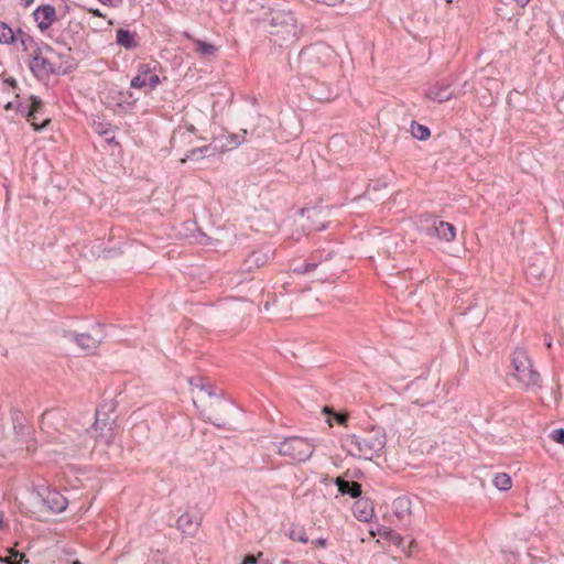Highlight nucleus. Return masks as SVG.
<instances>
[{
  "mask_svg": "<svg viewBox=\"0 0 564 564\" xmlns=\"http://www.w3.org/2000/svg\"><path fill=\"white\" fill-rule=\"evenodd\" d=\"M116 41L120 46H123L127 50H132L138 45L134 34L124 29L117 30Z\"/></svg>",
  "mask_w": 564,
  "mask_h": 564,
  "instance_id": "393cba45",
  "label": "nucleus"
},
{
  "mask_svg": "<svg viewBox=\"0 0 564 564\" xmlns=\"http://www.w3.org/2000/svg\"><path fill=\"white\" fill-rule=\"evenodd\" d=\"M33 18L39 29L45 31L56 21V10L52 4L40 6L33 12Z\"/></svg>",
  "mask_w": 564,
  "mask_h": 564,
  "instance_id": "2eb2a0df",
  "label": "nucleus"
},
{
  "mask_svg": "<svg viewBox=\"0 0 564 564\" xmlns=\"http://www.w3.org/2000/svg\"><path fill=\"white\" fill-rule=\"evenodd\" d=\"M257 558L253 555H247L242 564H256Z\"/></svg>",
  "mask_w": 564,
  "mask_h": 564,
  "instance_id": "a19ab883",
  "label": "nucleus"
},
{
  "mask_svg": "<svg viewBox=\"0 0 564 564\" xmlns=\"http://www.w3.org/2000/svg\"><path fill=\"white\" fill-rule=\"evenodd\" d=\"M274 249L269 246H261L254 250H252L242 261L240 272L243 273H252L256 270L264 267L269 260L273 257Z\"/></svg>",
  "mask_w": 564,
  "mask_h": 564,
  "instance_id": "6e6552de",
  "label": "nucleus"
},
{
  "mask_svg": "<svg viewBox=\"0 0 564 564\" xmlns=\"http://www.w3.org/2000/svg\"><path fill=\"white\" fill-rule=\"evenodd\" d=\"M336 485L341 495H348L351 498H357L361 495V486L356 481H348L337 477Z\"/></svg>",
  "mask_w": 564,
  "mask_h": 564,
  "instance_id": "412c9836",
  "label": "nucleus"
},
{
  "mask_svg": "<svg viewBox=\"0 0 564 564\" xmlns=\"http://www.w3.org/2000/svg\"><path fill=\"white\" fill-rule=\"evenodd\" d=\"M550 437L554 442L564 445V429H556V430L552 431L550 434Z\"/></svg>",
  "mask_w": 564,
  "mask_h": 564,
  "instance_id": "473e14b6",
  "label": "nucleus"
},
{
  "mask_svg": "<svg viewBox=\"0 0 564 564\" xmlns=\"http://www.w3.org/2000/svg\"><path fill=\"white\" fill-rule=\"evenodd\" d=\"M72 564H83V563H82L80 561H78V560H74V561L72 562Z\"/></svg>",
  "mask_w": 564,
  "mask_h": 564,
  "instance_id": "5fc2aeb1",
  "label": "nucleus"
},
{
  "mask_svg": "<svg viewBox=\"0 0 564 564\" xmlns=\"http://www.w3.org/2000/svg\"><path fill=\"white\" fill-rule=\"evenodd\" d=\"M332 257L333 252H328L325 258L321 253H313L304 264L295 267L293 272L299 274L310 273L316 270L323 262L329 261Z\"/></svg>",
  "mask_w": 564,
  "mask_h": 564,
  "instance_id": "6ab92c4d",
  "label": "nucleus"
},
{
  "mask_svg": "<svg viewBox=\"0 0 564 564\" xmlns=\"http://www.w3.org/2000/svg\"><path fill=\"white\" fill-rule=\"evenodd\" d=\"M90 12L95 15V17H101V13L98 9L96 10H90Z\"/></svg>",
  "mask_w": 564,
  "mask_h": 564,
  "instance_id": "09e8293b",
  "label": "nucleus"
},
{
  "mask_svg": "<svg viewBox=\"0 0 564 564\" xmlns=\"http://www.w3.org/2000/svg\"><path fill=\"white\" fill-rule=\"evenodd\" d=\"M453 96L454 90L445 83H436L425 93L427 99L440 104L449 100Z\"/></svg>",
  "mask_w": 564,
  "mask_h": 564,
  "instance_id": "dca6fc26",
  "label": "nucleus"
},
{
  "mask_svg": "<svg viewBox=\"0 0 564 564\" xmlns=\"http://www.w3.org/2000/svg\"><path fill=\"white\" fill-rule=\"evenodd\" d=\"M65 414L59 410L45 411L40 421L41 429L47 433H50L51 430L58 431L61 427L65 426Z\"/></svg>",
  "mask_w": 564,
  "mask_h": 564,
  "instance_id": "4468645a",
  "label": "nucleus"
},
{
  "mask_svg": "<svg viewBox=\"0 0 564 564\" xmlns=\"http://www.w3.org/2000/svg\"><path fill=\"white\" fill-rule=\"evenodd\" d=\"M115 420L109 414H101L100 410L96 411V419L93 424L91 431L98 441L109 445L113 440Z\"/></svg>",
  "mask_w": 564,
  "mask_h": 564,
  "instance_id": "9d476101",
  "label": "nucleus"
},
{
  "mask_svg": "<svg viewBox=\"0 0 564 564\" xmlns=\"http://www.w3.org/2000/svg\"><path fill=\"white\" fill-rule=\"evenodd\" d=\"M6 84H9V85H10V86H12V87H15V85H17V83H15V80H14V79H8V80H6Z\"/></svg>",
  "mask_w": 564,
  "mask_h": 564,
  "instance_id": "de8ad7c7",
  "label": "nucleus"
},
{
  "mask_svg": "<svg viewBox=\"0 0 564 564\" xmlns=\"http://www.w3.org/2000/svg\"><path fill=\"white\" fill-rule=\"evenodd\" d=\"M102 4L110 6V7H117L121 0H99Z\"/></svg>",
  "mask_w": 564,
  "mask_h": 564,
  "instance_id": "ea45409f",
  "label": "nucleus"
},
{
  "mask_svg": "<svg viewBox=\"0 0 564 564\" xmlns=\"http://www.w3.org/2000/svg\"><path fill=\"white\" fill-rule=\"evenodd\" d=\"M397 539H398L397 543H399L402 540L401 536H399V535L397 536Z\"/></svg>",
  "mask_w": 564,
  "mask_h": 564,
  "instance_id": "13d9d810",
  "label": "nucleus"
},
{
  "mask_svg": "<svg viewBox=\"0 0 564 564\" xmlns=\"http://www.w3.org/2000/svg\"><path fill=\"white\" fill-rule=\"evenodd\" d=\"M42 107H43L42 101L40 99H37L36 97H32V105H31L30 109H28L26 118H28V121L31 122V124L34 127L35 130L43 129L50 122L48 119H45L41 124L37 123L36 112L40 109H42Z\"/></svg>",
  "mask_w": 564,
  "mask_h": 564,
  "instance_id": "4be33fe9",
  "label": "nucleus"
},
{
  "mask_svg": "<svg viewBox=\"0 0 564 564\" xmlns=\"http://www.w3.org/2000/svg\"><path fill=\"white\" fill-rule=\"evenodd\" d=\"M323 412H324V413H330V410H329L327 406H325V408L323 409Z\"/></svg>",
  "mask_w": 564,
  "mask_h": 564,
  "instance_id": "864d4df0",
  "label": "nucleus"
},
{
  "mask_svg": "<svg viewBox=\"0 0 564 564\" xmlns=\"http://www.w3.org/2000/svg\"><path fill=\"white\" fill-rule=\"evenodd\" d=\"M187 130H188L189 132L194 133L196 129H195V127H194L193 124H189V126L187 127Z\"/></svg>",
  "mask_w": 564,
  "mask_h": 564,
  "instance_id": "3c124183",
  "label": "nucleus"
},
{
  "mask_svg": "<svg viewBox=\"0 0 564 564\" xmlns=\"http://www.w3.org/2000/svg\"><path fill=\"white\" fill-rule=\"evenodd\" d=\"M159 76L147 68L144 70H141L139 75L133 77L131 79L130 85L133 88L150 87L151 89H153L156 85H159Z\"/></svg>",
  "mask_w": 564,
  "mask_h": 564,
  "instance_id": "a211bd4d",
  "label": "nucleus"
},
{
  "mask_svg": "<svg viewBox=\"0 0 564 564\" xmlns=\"http://www.w3.org/2000/svg\"><path fill=\"white\" fill-rule=\"evenodd\" d=\"M185 36L187 39H189L191 41H193V43L196 45V53L200 56V57H208L210 55H214L217 53L218 48L217 46H215L214 44L212 43H208V42H205V41H200L198 39H195L193 37L192 35L189 34H185Z\"/></svg>",
  "mask_w": 564,
  "mask_h": 564,
  "instance_id": "b1692460",
  "label": "nucleus"
},
{
  "mask_svg": "<svg viewBox=\"0 0 564 564\" xmlns=\"http://www.w3.org/2000/svg\"><path fill=\"white\" fill-rule=\"evenodd\" d=\"M546 347L550 348L552 346V340L551 338H549L545 343Z\"/></svg>",
  "mask_w": 564,
  "mask_h": 564,
  "instance_id": "603ef678",
  "label": "nucleus"
},
{
  "mask_svg": "<svg viewBox=\"0 0 564 564\" xmlns=\"http://www.w3.org/2000/svg\"><path fill=\"white\" fill-rule=\"evenodd\" d=\"M290 538L294 541H299V542H302V543H307L308 542V538L304 531L303 528H293L291 531H290Z\"/></svg>",
  "mask_w": 564,
  "mask_h": 564,
  "instance_id": "7c9ffc66",
  "label": "nucleus"
},
{
  "mask_svg": "<svg viewBox=\"0 0 564 564\" xmlns=\"http://www.w3.org/2000/svg\"><path fill=\"white\" fill-rule=\"evenodd\" d=\"M69 52L70 47L64 46L63 50H56L50 45V55L56 70V75L67 74L76 67V63Z\"/></svg>",
  "mask_w": 564,
  "mask_h": 564,
  "instance_id": "9b49d317",
  "label": "nucleus"
},
{
  "mask_svg": "<svg viewBox=\"0 0 564 564\" xmlns=\"http://www.w3.org/2000/svg\"><path fill=\"white\" fill-rule=\"evenodd\" d=\"M354 514L359 521L367 522L373 516V508L367 500H358L354 505Z\"/></svg>",
  "mask_w": 564,
  "mask_h": 564,
  "instance_id": "5701e85b",
  "label": "nucleus"
},
{
  "mask_svg": "<svg viewBox=\"0 0 564 564\" xmlns=\"http://www.w3.org/2000/svg\"><path fill=\"white\" fill-rule=\"evenodd\" d=\"M519 6L524 7L529 0H514Z\"/></svg>",
  "mask_w": 564,
  "mask_h": 564,
  "instance_id": "49530a36",
  "label": "nucleus"
},
{
  "mask_svg": "<svg viewBox=\"0 0 564 564\" xmlns=\"http://www.w3.org/2000/svg\"><path fill=\"white\" fill-rule=\"evenodd\" d=\"M196 152H200L202 158H209L217 153V148L213 144H207L200 148H195L188 151L185 159H182L181 162L184 163L186 159H194L196 156Z\"/></svg>",
  "mask_w": 564,
  "mask_h": 564,
  "instance_id": "a878e982",
  "label": "nucleus"
},
{
  "mask_svg": "<svg viewBox=\"0 0 564 564\" xmlns=\"http://www.w3.org/2000/svg\"><path fill=\"white\" fill-rule=\"evenodd\" d=\"M13 555H14V557L19 556L20 560L19 561H13V562L12 561H6L7 564H22V562H24V563L29 562V560L26 558V556L24 554H20L19 552H15Z\"/></svg>",
  "mask_w": 564,
  "mask_h": 564,
  "instance_id": "e433bc0d",
  "label": "nucleus"
},
{
  "mask_svg": "<svg viewBox=\"0 0 564 564\" xmlns=\"http://www.w3.org/2000/svg\"><path fill=\"white\" fill-rule=\"evenodd\" d=\"M335 276V272H321L317 275V280L321 282H328Z\"/></svg>",
  "mask_w": 564,
  "mask_h": 564,
  "instance_id": "f704fd0d",
  "label": "nucleus"
},
{
  "mask_svg": "<svg viewBox=\"0 0 564 564\" xmlns=\"http://www.w3.org/2000/svg\"><path fill=\"white\" fill-rule=\"evenodd\" d=\"M302 217H306V223L302 224V227L304 229H307L310 231L312 230H324L326 228V224L324 221V213L322 209L318 208H303L301 210Z\"/></svg>",
  "mask_w": 564,
  "mask_h": 564,
  "instance_id": "ddd939ff",
  "label": "nucleus"
},
{
  "mask_svg": "<svg viewBox=\"0 0 564 564\" xmlns=\"http://www.w3.org/2000/svg\"><path fill=\"white\" fill-rule=\"evenodd\" d=\"M312 544L319 546V547H325L327 545V540L324 538H318L316 540H313Z\"/></svg>",
  "mask_w": 564,
  "mask_h": 564,
  "instance_id": "58836bf2",
  "label": "nucleus"
},
{
  "mask_svg": "<svg viewBox=\"0 0 564 564\" xmlns=\"http://www.w3.org/2000/svg\"><path fill=\"white\" fill-rule=\"evenodd\" d=\"M15 41L20 42V44L23 47V51H25V52L29 51L32 45H34V46L36 45L34 43L33 37L30 34H28L26 32L22 31L21 29H19L15 32Z\"/></svg>",
  "mask_w": 564,
  "mask_h": 564,
  "instance_id": "c756f323",
  "label": "nucleus"
},
{
  "mask_svg": "<svg viewBox=\"0 0 564 564\" xmlns=\"http://www.w3.org/2000/svg\"><path fill=\"white\" fill-rule=\"evenodd\" d=\"M8 529V523L4 521V516L2 512H0V530Z\"/></svg>",
  "mask_w": 564,
  "mask_h": 564,
  "instance_id": "79ce46f5",
  "label": "nucleus"
},
{
  "mask_svg": "<svg viewBox=\"0 0 564 564\" xmlns=\"http://www.w3.org/2000/svg\"><path fill=\"white\" fill-rule=\"evenodd\" d=\"M411 505H412V502L409 497H406V496L398 497L392 502V510H393L394 516L399 520L408 519L412 513Z\"/></svg>",
  "mask_w": 564,
  "mask_h": 564,
  "instance_id": "aec40b11",
  "label": "nucleus"
},
{
  "mask_svg": "<svg viewBox=\"0 0 564 564\" xmlns=\"http://www.w3.org/2000/svg\"><path fill=\"white\" fill-rule=\"evenodd\" d=\"M105 328L102 325H95L89 333L76 334L73 340L87 354H94L105 339Z\"/></svg>",
  "mask_w": 564,
  "mask_h": 564,
  "instance_id": "1a4fd4ad",
  "label": "nucleus"
},
{
  "mask_svg": "<svg viewBox=\"0 0 564 564\" xmlns=\"http://www.w3.org/2000/svg\"><path fill=\"white\" fill-rule=\"evenodd\" d=\"M269 34L272 42L282 46L297 39L299 26L292 11L271 9L268 15Z\"/></svg>",
  "mask_w": 564,
  "mask_h": 564,
  "instance_id": "7ed1b4c3",
  "label": "nucleus"
},
{
  "mask_svg": "<svg viewBox=\"0 0 564 564\" xmlns=\"http://www.w3.org/2000/svg\"><path fill=\"white\" fill-rule=\"evenodd\" d=\"M25 7H29L30 4H32L34 2V0H21Z\"/></svg>",
  "mask_w": 564,
  "mask_h": 564,
  "instance_id": "8fccbe9b",
  "label": "nucleus"
},
{
  "mask_svg": "<svg viewBox=\"0 0 564 564\" xmlns=\"http://www.w3.org/2000/svg\"><path fill=\"white\" fill-rule=\"evenodd\" d=\"M17 110L26 117L28 110L25 107H23L22 105H18Z\"/></svg>",
  "mask_w": 564,
  "mask_h": 564,
  "instance_id": "c03bdc74",
  "label": "nucleus"
},
{
  "mask_svg": "<svg viewBox=\"0 0 564 564\" xmlns=\"http://www.w3.org/2000/svg\"><path fill=\"white\" fill-rule=\"evenodd\" d=\"M511 365L514 370L513 376L524 389L540 386L541 376L533 369L532 360L523 348L514 349Z\"/></svg>",
  "mask_w": 564,
  "mask_h": 564,
  "instance_id": "20e7f679",
  "label": "nucleus"
},
{
  "mask_svg": "<svg viewBox=\"0 0 564 564\" xmlns=\"http://www.w3.org/2000/svg\"><path fill=\"white\" fill-rule=\"evenodd\" d=\"M15 42V33L4 22H0V43L12 44Z\"/></svg>",
  "mask_w": 564,
  "mask_h": 564,
  "instance_id": "bb28decb",
  "label": "nucleus"
},
{
  "mask_svg": "<svg viewBox=\"0 0 564 564\" xmlns=\"http://www.w3.org/2000/svg\"><path fill=\"white\" fill-rule=\"evenodd\" d=\"M315 2L326 4V6H336L343 2V0H314Z\"/></svg>",
  "mask_w": 564,
  "mask_h": 564,
  "instance_id": "4c0bfd02",
  "label": "nucleus"
},
{
  "mask_svg": "<svg viewBox=\"0 0 564 564\" xmlns=\"http://www.w3.org/2000/svg\"><path fill=\"white\" fill-rule=\"evenodd\" d=\"M13 107H14V104H13L12 101H9V102H7V104L4 105V109H6V110H11V109H13Z\"/></svg>",
  "mask_w": 564,
  "mask_h": 564,
  "instance_id": "a18cd8bd",
  "label": "nucleus"
},
{
  "mask_svg": "<svg viewBox=\"0 0 564 564\" xmlns=\"http://www.w3.org/2000/svg\"><path fill=\"white\" fill-rule=\"evenodd\" d=\"M544 272V269L536 265L535 263H532L528 267L527 269V273L534 276V278H540Z\"/></svg>",
  "mask_w": 564,
  "mask_h": 564,
  "instance_id": "72a5a7b5",
  "label": "nucleus"
},
{
  "mask_svg": "<svg viewBox=\"0 0 564 564\" xmlns=\"http://www.w3.org/2000/svg\"><path fill=\"white\" fill-rule=\"evenodd\" d=\"M108 142H115V137H111L110 139H108Z\"/></svg>",
  "mask_w": 564,
  "mask_h": 564,
  "instance_id": "4d7b16f0",
  "label": "nucleus"
},
{
  "mask_svg": "<svg viewBox=\"0 0 564 564\" xmlns=\"http://www.w3.org/2000/svg\"><path fill=\"white\" fill-rule=\"evenodd\" d=\"M177 524L178 528L183 529V531H187L192 527L191 516L188 513L180 516Z\"/></svg>",
  "mask_w": 564,
  "mask_h": 564,
  "instance_id": "2f4dec72",
  "label": "nucleus"
},
{
  "mask_svg": "<svg viewBox=\"0 0 564 564\" xmlns=\"http://www.w3.org/2000/svg\"><path fill=\"white\" fill-rule=\"evenodd\" d=\"M386 445L384 432L377 430L364 435H348L341 441L343 448L352 457L372 459Z\"/></svg>",
  "mask_w": 564,
  "mask_h": 564,
  "instance_id": "f03ea898",
  "label": "nucleus"
},
{
  "mask_svg": "<svg viewBox=\"0 0 564 564\" xmlns=\"http://www.w3.org/2000/svg\"><path fill=\"white\" fill-rule=\"evenodd\" d=\"M198 158H202L200 152H196V156L194 159H198Z\"/></svg>",
  "mask_w": 564,
  "mask_h": 564,
  "instance_id": "6e6d98bb",
  "label": "nucleus"
},
{
  "mask_svg": "<svg viewBox=\"0 0 564 564\" xmlns=\"http://www.w3.org/2000/svg\"><path fill=\"white\" fill-rule=\"evenodd\" d=\"M189 384L193 388L199 389L200 395L194 399L193 402L200 414L215 426L226 427L228 424L227 415L229 411L234 409L232 405L221 397L208 390L203 383L202 378H191Z\"/></svg>",
  "mask_w": 564,
  "mask_h": 564,
  "instance_id": "f257e3e1",
  "label": "nucleus"
},
{
  "mask_svg": "<svg viewBox=\"0 0 564 564\" xmlns=\"http://www.w3.org/2000/svg\"><path fill=\"white\" fill-rule=\"evenodd\" d=\"M429 220L431 221V225L423 229L425 235L436 236L437 238L446 242H452L455 239L456 229L452 224L443 220H437L434 217H430Z\"/></svg>",
  "mask_w": 564,
  "mask_h": 564,
  "instance_id": "f8f14e48",
  "label": "nucleus"
},
{
  "mask_svg": "<svg viewBox=\"0 0 564 564\" xmlns=\"http://www.w3.org/2000/svg\"><path fill=\"white\" fill-rule=\"evenodd\" d=\"M96 131L100 134H107L108 133V130L107 129H102V124L99 123L97 127H96Z\"/></svg>",
  "mask_w": 564,
  "mask_h": 564,
  "instance_id": "37998d69",
  "label": "nucleus"
},
{
  "mask_svg": "<svg viewBox=\"0 0 564 564\" xmlns=\"http://www.w3.org/2000/svg\"><path fill=\"white\" fill-rule=\"evenodd\" d=\"M411 133L413 138L424 141L430 138V129L426 126L420 124L415 121H412L411 124Z\"/></svg>",
  "mask_w": 564,
  "mask_h": 564,
  "instance_id": "cd10ccee",
  "label": "nucleus"
},
{
  "mask_svg": "<svg viewBox=\"0 0 564 564\" xmlns=\"http://www.w3.org/2000/svg\"><path fill=\"white\" fill-rule=\"evenodd\" d=\"M494 485L496 486L497 489L505 491L511 488L512 481L508 474L499 473L494 478Z\"/></svg>",
  "mask_w": 564,
  "mask_h": 564,
  "instance_id": "c85d7f7f",
  "label": "nucleus"
},
{
  "mask_svg": "<svg viewBox=\"0 0 564 564\" xmlns=\"http://www.w3.org/2000/svg\"><path fill=\"white\" fill-rule=\"evenodd\" d=\"M30 56V69L35 77L45 79L51 75H56L52 63L53 61L51 59L48 44L42 43L41 45H35Z\"/></svg>",
  "mask_w": 564,
  "mask_h": 564,
  "instance_id": "0eeeda50",
  "label": "nucleus"
},
{
  "mask_svg": "<svg viewBox=\"0 0 564 564\" xmlns=\"http://www.w3.org/2000/svg\"><path fill=\"white\" fill-rule=\"evenodd\" d=\"M335 419L338 424L346 425L348 422V414L347 413H337V414H335Z\"/></svg>",
  "mask_w": 564,
  "mask_h": 564,
  "instance_id": "c9c22d12",
  "label": "nucleus"
},
{
  "mask_svg": "<svg viewBox=\"0 0 564 564\" xmlns=\"http://www.w3.org/2000/svg\"><path fill=\"white\" fill-rule=\"evenodd\" d=\"M314 451L315 445L313 443L299 436L286 437L278 447V453L281 456H285L294 463L308 460L313 456Z\"/></svg>",
  "mask_w": 564,
  "mask_h": 564,
  "instance_id": "39448f33",
  "label": "nucleus"
},
{
  "mask_svg": "<svg viewBox=\"0 0 564 564\" xmlns=\"http://www.w3.org/2000/svg\"><path fill=\"white\" fill-rule=\"evenodd\" d=\"M42 501L54 513L64 511L68 505L66 497L56 490H47Z\"/></svg>",
  "mask_w": 564,
  "mask_h": 564,
  "instance_id": "f3484780",
  "label": "nucleus"
},
{
  "mask_svg": "<svg viewBox=\"0 0 564 564\" xmlns=\"http://www.w3.org/2000/svg\"><path fill=\"white\" fill-rule=\"evenodd\" d=\"M334 51L324 43H316L304 47L299 54L300 65L311 70L319 66H326L334 59Z\"/></svg>",
  "mask_w": 564,
  "mask_h": 564,
  "instance_id": "423d86ee",
  "label": "nucleus"
}]
</instances>
